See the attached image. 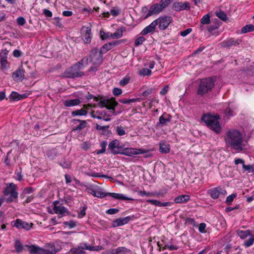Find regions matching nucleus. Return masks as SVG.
Masks as SVG:
<instances>
[{"instance_id": "18", "label": "nucleus", "mask_w": 254, "mask_h": 254, "mask_svg": "<svg viewBox=\"0 0 254 254\" xmlns=\"http://www.w3.org/2000/svg\"><path fill=\"white\" fill-rule=\"evenodd\" d=\"M156 26V21L154 20L150 25L145 27L141 31L140 34L142 35H145L149 33H153L155 31Z\"/></svg>"}, {"instance_id": "1", "label": "nucleus", "mask_w": 254, "mask_h": 254, "mask_svg": "<svg viewBox=\"0 0 254 254\" xmlns=\"http://www.w3.org/2000/svg\"><path fill=\"white\" fill-rule=\"evenodd\" d=\"M224 140L227 146L238 151L242 150L244 138L243 133L239 130L234 128L228 130L224 136Z\"/></svg>"}, {"instance_id": "19", "label": "nucleus", "mask_w": 254, "mask_h": 254, "mask_svg": "<svg viewBox=\"0 0 254 254\" xmlns=\"http://www.w3.org/2000/svg\"><path fill=\"white\" fill-rule=\"evenodd\" d=\"M85 245H88L87 243H81L79 246L70 249L69 252L72 254H86L84 250H86Z\"/></svg>"}, {"instance_id": "26", "label": "nucleus", "mask_w": 254, "mask_h": 254, "mask_svg": "<svg viewBox=\"0 0 254 254\" xmlns=\"http://www.w3.org/2000/svg\"><path fill=\"white\" fill-rule=\"evenodd\" d=\"M80 101L78 99H69L65 101L64 105L65 107H72L79 105Z\"/></svg>"}, {"instance_id": "53", "label": "nucleus", "mask_w": 254, "mask_h": 254, "mask_svg": "<svg viewBox=\"0 0 254 254\" xmlns=\"http://www.w3.org/2000/svg\"><path fill=\"white\" fill-rule=\"evenodd\" d=\"M100 37L102 39H108L109 38H111V33L110 32H105L103 31H101Z\"/></svg>"}, {"instance_id": "62", "label": "nucleus", "mask_w": 254, "mask_h": 254, "mask_svg": "<svg viewBox=\"0 0 254 254\" xmlns=\"http://www.w3.org/2000/svg\"><path fill=\"white\" fill-rule=\"evenodd\" d=\"M243 168L244 171H249V172H253L254 171V168L251 165H246L243 164Z\"/></svg>"}, {"instance_id": "27", "label": "nucleus", "mask_w": 254, "mask_h": 254, "mask_svg": "<svg viewBox=\"0 0 254 254\" xmlns=\"http://www.w3.org/2000/svg\"><path fill=\"white\" fill-rule=\"evenodd\" d=\"M239 43L238 41L235 40L234 39H229L224 41L222 44L223 46L226 47H231L233 46H236L237 45H239Z\"/></svg>"}, {"instance_id": "54", "label": "nucleus", "mask_w": 254, "mask_h": 254, "mask_svg": "<svg viewBox=\"0 0 254 254\" xmlns=\"http://www.w3.org/2000/svg\"><path fill=\"white\" fill-rule=\"evenodd\" d=\"M65 226L68 227L69 229H72L76 226V223L73 221H66L64 222Z\"/></svg>"}, {"instance_id": "60", "label": "nucleus", "mask_w": 254, "mask_h": 254, "mask_svg": "<svg viewBox=\"0 0 254 254\" xmlns=\"http://www.w3.org/2000/svg\"><path fill=\"white\" fill-rule=\"evenodd\" d=\"M169 119L164 118L163 116H160L159 118V124L160 125H164L167 122H169Z\"/></svg>"}, {"instance_id": "21", "label": "nucleus", "mask_w": 254, "mask_h": 254, "mask_svg": "<svg viewBox=\"0 0 254 254\" xmlns=\"http://www.w3.org/2000/svg\"><path fill=\"white\" fill-rule=\"evenodd\" d=\"M130 220V217L127 216L124 218H120L114 221L112 225L114 227L122 226L127 224Z\"/></svg>"}, {"instance_id": "52", "label": "nucleus", "mask_w": 254, "mask_h": 254, "mask_svg": "<svg viewBox=\"0 0 254 254\" xmlns=\"http://www.w3.org/2000/svg\"><path fill=\"white\" fill-rule=\"evenodd\" d=\"M172 0H161L159 2L160 5L163 9L166 7L172 1Z\"/></svg>"}, {"instance_id": "56", "label": "nucleus", "mask_w": 254, "mask_h": 254, "mask_svg": "<svg viewBox=\"0 0 254 254\" xmlns=\"http://www.w3.org/2000/svg\"><path fill=\"white\" fill-rule=\"evenodd\" d=\"M86 207H83L78 212V217L79 218H83L86 215Z\"/></svg>"}, {"instance_id": "32", "label": "nucleus", "mask_w": 254, "mask_h": 254, "mask_svg": "<svg viewBox=\"0 0 254 254\" xmlns=\"http://www.w3.org/2000/svg\"><path fill=\"white\" fill-rule=\"evenodd\" d=\"M238 235L241 238V239H245L248 236L251 235V231L250 230H246V231H243V230H238L237 232Z\"/></svg>"}, {"instance_id": "6", "label": "nucleus", "mask_w": 254, "mask_h": 254, "mask_svg": "<svg viewBox=\"0 0 254 254\" xmlns=\"http://www.w3.org/2000/svg\"><path fill=\"white\" fill-rule=\"evenodd\" d=\"M88 61L91 63L93 65L91 67L90 70L95 71L97 68L103 62L102 53L97 49H95L91 51Z\"/></svg>"}, {"instance_id": "58", "label": "nucleus", "mask_w": 254, "mask_h": 254, "mask_svg": "<svg viewBox=\"0 0 254 254\" xmlns=\"http://www.w3.org/2000/svg\"><path fill=\"white\" fill-rule=\"evenodd\" d=\"M205 228L206 224L204 223H201L199 225L198 230L199 232L201 233H204L206 232Z\"/></svg>"}, {"instance_id": "42", "label": "nucleus", "mask_w": 254, "mask_h": 254, "mask_svg": "<svg viewBox=\"0 0 254 254\" xmlns=\"http://www.w3.org/2000/svg\"><path fill=\"white\" fill-rule=\"evenodd\" d=\"M138 101H139V99H137V98H136V99L133 98V99H120L119 100V102L123 104H130L131 103H134V102H137Z\"/></svg>"}, {"instance_id": "47", "label": "nucleus", "mask_w": 254, "mask_h": 254, "mask_svg": "<svg viewBox=\"0 0 254 254\" xmlns=\"http://www.w3.org/2000/svg\"><path fill=\"white\" fill-rule=\"evenodd\" d=\"M237 196L236 193H232V194L228 196L226 199V203L228 205H230L232 203L233 201L234 200V199Z\"/></svg>"}, {"instance_id": "2", "label": "nucleus", "mask_w": 254, "mask_h": 254, "mask_svg": "<svg viewBox=\"0 0 254 254\" xmlns=\"http://www.w3.org/2000/svg\"><path fill=\"white\" fill-rule=\"evenodd\" d=\"M89 192L95 197L103 198L107 196H110L116 199L123 200H133L131 198L126 196L122 193H117L113 192H106L103 189L98 186H95L93 189H89Z\"/></svg>"}, {"instance_id": "63", "label": "nucleus", "mask_w": 254, "mask_h": 254, "mask_svg": "<svg viewBox=\"0 0 254 254\" xmlns=\"http://www.w3.org/2000/svg\"><path fill=\"white\" fill-rule=\"evenodd\" d=\"M192 31V29L188 28L186 30L183 31L181 32L180 35L183 37H185L189 34Z\"/></svg>"}, {"instance_id": "5", "label": "nucleus", "mask_w": 254, "mask_h": 254, "mask_svg": "<svg viewBox=\"0 0 254 254\" xmlns=\"http://www.w3.org/2000/svg\"><path fill=\"white\" fill-rule=\"evenodd\" d=\"M47 209L48 212L49 213L51 214H58L60 218L69 214L68 209L57 200L53 201L51 206L48 207Z\"/></svg>"}, {"instance_id": "31", "label": "nucleus", "mask_w": 254, "mask_h": 254, "mask_svg": "<svg viewBox=\"0 0 254 254\" xmlns=\"http://www.w3.org/2000/svg\"><path fill=\"white\" fill-rule=\"evenodd\" d=\"M87 114V112L84 109H81L80 110H76L71 112V115L73 117L77 116H86Z\"/></svg>"}, {"instance_id": "22", "label": "nucleus", "mask_w": 254, "mask_h": 254, "mask_svg": "<svg viewBox=\"0 0 254 254\" xmlns=\"http://www.w3.org/2000/svg\"><path fill=\"white\" fill-rule=\"evenodd\" d=\"M25 247L27 249L28 251L31 254H42V248L36 246L27 245H25Z\"/></svg>"}, {"instance_id": "33", "label": "nucleus", "mask_w": 254, "mask_h": 254, "mask_svg": "<svg viewBox=\"0 0 254 254\" xmlns=\"http://www.w3.org/2000/svg\"><path fill=\"white\" fill-rule=\"evenodd\" d=\"M178 249V246L172 243L165 244L164 247V249H168L170 251L177 250Z\"/></svg>"}, {"instance_id": "20", "label": "nucleus", "mask_w": 254, "mask_h": 254, "mask_svg": "<svg viewBox=\"0 0 254 254\" xmlns=\"http://www.w3.org/2000/svg\"><path fill=\"white\" fill-rule=\"evenodd\" d=\"M72 122H74L75 124L77 123H79V125L77 126L74 127L72 129V131H79L82 129L84 128L87 126V123L86 121L84 120H80L78 119H73L72 120Z\"/></svg>"}, {"instance_id": "23", "label": "nucleus", "mask_w": 254, "mask_h": 254, "mask_svg": "<svg viewBox=\"0 0 254 254\" xmlns=\"http://www.w3.org/2000/svg\"><path fill=\"white\" fill-rule=\"evenodd\" d=\"M190 199V196L187 194H183L175 198L174 201L176 203H183L188 201Z\"/></svg>"}, {"instance_id": "11", "label": "nucleus", "mask_w": 254, "mask_h": 254, "mask_svg": "<svg viewBox=\"0 0 254 254\" xmlns=\"http://www.w3.org/2000/svg\"><path fill=\"white\" fill-rule=\"evenodd\" d=\"M172 17L169 16H161L155 20L156 25H158L159 29L161 30L166 29L172 22Z\"/></svg>"}, {"instance_id": "40", "label": "nucleus", "mask_w": 254, "mask_h": 254, "mask_svg": "<svg viewBox=\"0 0 254 254\" xmlns=\"http://www.w3.org/2000/svg\"><path fill=\"white\" fill-rule=\"evenodd\" d=\"M60 165L63 168L67 169L70 168L71 166V162L69 160H66L64 159L60 163Z\"/></svg>"}, {"instance_id": "10", "label": "nucleus", "mask_w": 254, "mask_h": 254, "mask_svg": "<svg viewBox=\"0 0 254 254\" xmlns=\"http://www.w3.org/2000/svg\"><path fill=\"white\" fill-rule=\"evenodd\" d=\"M61 247L57 243H50L42 248V254H56Z\"/></svg>"}, {"instance_id": "50", "label": "nucleus", "mask_w": 254, "mask_h": 254, "mask_svg": "<svg viewBox=\"0 0 254 254\" xmlns=\"http://www.w3.org/2000/svg\"><path fill=\"white\" fill-rule=\"evenodd\" d=\"M208 25L202 24L200 23L198 29L201 32L206 33L208 31Z\"/></svg>"}, {"instance_id": "15", "label": "nucleus", "mask_w": 254, "mask_h": 254, "mask_svg": "<svg viewBox=\"0 0 254 254\" xmlns=\"http://www.w3.org/2000/svg\"><path fill=\"white\" fill-rule=\"evenodd\" d=\"M119 144L120 142L117 139H115L110 142L108 147L112 154H119V152H120V149L119 148L120 146H119Z\"/></svg>"}, {"instance_id": "57", "label": "nucleus", "mask_w": 254, "mask_h": 254, "mask_svg": "<svg viewBox=\"0 0 254 254\" xmlns=\"http://www.w3.org/2000/svg\"><path fill=\"white\" fill-rule=\"evenodd\" d=\"M17 23L20 26L24 25L26 23V20L23 17H19L17 19Z\"/></svg>"}, {"instance_id": "51", "label": "nucleus", "mask_w": 254, "mask_h": 254, "mask_svg": "<svg viewBox=\"0 0 254 254\" xmlns=\"http://www.w3.org/2000/svg\"><path fill=\"white\" fill-rule=\"evenodd\" d=\"M224 114L225 116L227 117H229L234 116V115L235 114L234 109H231L230 107H228L225 110Z\"/></svg>"}, {"instance_id": "55", "label": "nucleus", "mask_w": 254, "mask_h": 254, "mask_svg": "<svg viewBox=\"0 0 254 254\" xmlns=\"http://www.w3.org/2000/svg\"><path fill=\"white\" fill-rule=\"evenodd\" d=\"M101 147H102V149L101 150H98L97 151V153L98 154L103 153L105 152L106 150V147L107 145V142L106 141H103L101 142Z\"/></svg>"}, {"instance_id": "35", "label": "nucleus", "mask_w": 254, "mask_h": 254, "mask_svg": "<svg viewBox=\"0 0 254 254\" xmlns=\"http://www.w3.org/2000/svg\"><path fill=\"white\" fill-rule=\"evenodd\" d=\"M151 73V70L147 68H143L140 69L138 71V74L142 76L149 75Z\"/></svg>"}, {"instance_id": "59", "label": "nucleus", "mask_w": 254, "mask_h": 254, "mask_svg": "<svg viewBox=\"0 0 254 254\" xmlns=\"http://www.w3.org/2000/svg\"><path fill=\"white\" fill-rule=\"evenodd\" d=\"M113 93L116 96H118L122 93V90L119 88H114L113 89Z\"/></svg>"}, {"instance_id": "14", "label": "nucleus", "mask_w": 254, "mask_h": 254, "mask_svg": "<svg viewBox=\"0 0 254 254\" xmlns=\"http://www.w3.org/2000/svg\"><path fill=\"white\" fill-rule=\"evenodd\" d=\"M81 37L85 43H89L92 37L91 28L83 26L81 30Z\"/></svg>"}, {"instance_id": "41", "label": "nucleus", "mask_w": 254, "mask_h": 254, "mask_svg": "<svg viewBox=\"0 0 254 254\" xmlns=\"http://www.w3.org/2000/svg\"><path fill=\"white\" fill-rule=\"evenodd\" d=\"M9 98L12 101L19 100V94L16 92H12L9 96Z\"/></svg>"}, {"instance_id": "17", "label": "nucleus", "mask_w": 254, "mask_h": 254, "mask_svg": "<svg viewBox=\"0 0 254 254\" xmlns=\"http://www.w3.org/2000/svg\"><path fill=\"white\" fill-rule=\"evenodd\" d=\"M173 8L176 11H180L185 9L189 10L190 8V5L188 2L184 3L181 2H175L173 4Z\"/></svg>"}, {"instance_id": "3", "label": "nucleus", "mask_w": 254, "mask_h": 254, "mask_svg": "<svg viewBox=\"0 0 254 254\" xmlns=\"http://www.w3.org/2000/svg\"><path fill=\"white\" fill-rule=\"evenodd\" d=\"M201 119L206 125L216 133L219 134L221 132L222 127L219 122V115H205L202 117Z\"/></svg>"}, {"instance_id": "12", "label": "nucleus", "mask_w": 254, "mask_h": 254, "mask_svg": "<svg viewBox=\"0 0 254 254\" xmlns=\"http://www.w3.org/2000/svg\"><path fill=\"white\" fill-rule=\"evenodd\" d=\"M12 224L13 226L15 227L17 229H23L27 231L30 230L33 225L32 223L24 221L19 219H17L15 221H12Z\"/></svg>"}, {"instance_id": "25", "label": "nucleus", "mask_w": 254, "mask_h": 254, "mask_svg": "<svg viewBox=\"0 0 254 254\" xmlns=\"http://www.w3.org/2000/svg\"><path fill=\"white\" fill-rule=\"evenodd\" d=\"M160 151L162 153H167L170 151V145L166 142L162 141L159 143Z\"/></svg>"}, {"instance_id": "9", "label": "nucleus", "mask_w": 254, "mask_h": 254, "mask_svg": "<svg viewBox=\"0 0 254 254\" xmlns=\"http://www.w3.org/2000/svg\"><path fill=\"white\" fill-rule=\"evenodd\" d=\"M119 154L131 157L134 155L143 154L148 152V151L142 148L125 147L124 145L120 146Z\"/></svg>"}, {"instance_id": "29", "label": "nucleus", "mask_w": 254, "mask_h": 254, "mask_svg": "<svg viewBox=\"0 0 254 254\" xmlns=\"http://www.w3.org/2000/svg\"><path fill=\"white\" fill-rule=\"evenodd\" d=\"M24 76V71L22 69H18L13 73V78L14 80L23 79Z\"/></svg>"}, {"instance_id": "46", "label": "nucleus", "mask_w": 254, "mask_h": 254, "mask_svg": "<svg viewBox=\"0 0 254 254\" xmlns=\"http://www.w3.org/2000/svg\"><path fill=\"white\" fill-rule=\"evenodd\" d=\"M216 15L221 19L222 20H226L227 19V16L226 13L222 11H219L216 12L215 13Z\"/></svg>"}, {"instance_id": "49", "label": "nucleus", "mask_w": 254, "mask_h": 254, "mask_svg": "<svg viewBox=\"0 0 254 254\" xmlns=\"http://www.w3.org/2000/svg\"><path fill=\"white\" fill-rule=\"evenodd\" d=\"M218 28V26L216 25H208L207 31L211 34H214Z\"/></svg>"}, {"instance_id": "16", "label": "nucleus", "mask_w": 254, "mask_h": 254, "mask_svg": "<svg viewBox=\"0 0 254 254\" xmlns=\"http://www.w3.org/2000/svg\"><path fill=\"white\" fill-rule=\"evenodd\" d=\"M163 9L159 3H155L150 7L145 18H147L153 14H158L161 12Z\"/></svg>"}, {"instance_id": "37", "label": "nucleus", "mask_w": 254, "mask_h": 254, "mask_svg": "<svg viewBox=\"0 0 254 254\" xmlns=\"http://www.w3.org/2000/svg\"><path fill=\"white\" fill-rule=\"evenodd\" d=\"M254 30V25L252 24H248L245 26L242 29V33H247L251 31H253Z\"/></svg>"}, {"instance_id": "39", "label": "nucleus", "mask_w": 254, "mask_h": 254, "mask_svg": "<svg viewBox=\"0 0 254 254\" xmlns=\"http://www.w3.org/2000/svg\"><path fill=\"white\" fill-rule=\"evenodd\" d=\"M130 80V77L128 75H126L120 81L119 84L121 86H125L129 82Z\"/></svg>"}, {"instance_id": "28", "label": "nucleus", "mask_w": 254, "mask_h": 254, "mask_svg": "<svg viewBox=\"0 0 254 254\" xmlns=\"http://www.w3.org/2000/svg\"><path fill=\"white\" fill-rule=\"evenodd\" d=\"M14 248L15 251L18 253H21L26 248L25 245L23 246L18 239L15 240Z\"/></svg>"}, {"instance_id": "44", "label": "nucleus", "mask_w": 254, "mask_h": 254, "mask_svg": "<svg viewBox=\"0 0 254 254\" xmlns=\"http://www.w3.org/2000/svg\"><path fill=\"white\" fill-rule=\"evenodd\" d=\"M112 49L111 47V44L108 43H106L104 44L101 48L100 52L103 54L106 53L109 50H111Z\"/></svg>"}, {"instance_id": "8", "label": "nucleus", "mask_w": 254, "mask_h": 254, "mask_svg": "<svg viewBox=\"0 0 254 254\" xmlns=\"http://www.w3.org/2000/svg\"><path fill=\"white\" fill-rule=\"evenodd\" d=\"M16 190L17 187L13 183L9 184L4 190L3 191L4 195L9 196L5 199L7 203L16 201L17 199L18 193L17 192Z\"/></svg>"}, {"instance_id": "38", "label": "nucleus", "mask_w": 254, "mask_h": 254, "mask_svg": "<svg viewBox=\"0 0 254 254\" xmlns=\"http://www.w3.org/2000/svg\"><path fill=\"white\" fill-rule=\"evenodd\" d=\"M254 243V236L250 235V237L244 242V246L248 248L251 246Z\"/></svg>"}, {"instance_id": "43", "label": "nucleus", "mask_w": 254, "mask_h": 254, "mask_svg": "<svg viewBox=\"0 0 254 254\" xmlns=\"http://www.w3.org/2000/svg\"><path fill=\"white\" fill-rule=\"evenodd\" d=\"M107 102L108 103H107L106 108L108 109L114 110L115 107L118 105V103L115 100L112 102L107 100Z\"/></svg>"}, {"instance_id": "30", "label": "nucleus", "mask_w": 254, "mask_h": 254, "mask_svg": "<svg viewBox=\"0 0 254 254\" xmlns=\"http://www.w3.org/2000/svg\"><path fill=\"white\" fill-rule=\"evenodd\" d=\"M128 252L127 249L125 247H119L112 251V254H127Z\"/></svg>"}, {"instance_id": "64", "label": "nucleus", "mask_w": 254, "mask_h": 254, "mask_svg": "<svg viewBox=\"0 0 254 254\" xmlns=\"http://www.w3.org/2000/svg\"><path fill=\"white\" fill-rule=\"evenodd\" d=\"M186 222L189 224L193 226L196 225V222L194 219L191 218H188L186 219Z\"/></svg>"}, {"instance_id": "61", "label": "nucleus", "mask_w": 254, "mask_h": 254, "mask_svg": "<svg viewBox=\"0 0 254 254\" xmlns=\"http://www.w3.org/2000/svg\"><path fill=\"white\" fill-rule=\"evenodd\" d=\"M0 64L2 68H6L7 64V58H0Z\"/></svg>"}, {"instance_id": "48", "label": "nucleus", "mask_w": 254, "mask_h": 254, "mask_svg": "<svg viewBox=\"0 0 254 254\" xmlns=\"http://www.w3.org/2000/svg\"><path fill=\"white\" fill-rule=\"evenodd\" d=\"M145 40V39L144 37L141 36L137 38L134 42V46L137 47L140 45H141L143 42Z\"/></svg>"}, {"instance_id": "36", "label": "nucleus", "mask_w": 254, "mask_h": 254, "mask_svg": "<svg viewBox=\"0 0 254 254\" xmlns=\"http://www.w3.org/2000/svg\"><path fill=\"white\" fill-rule=\"evenodd\" d=\"M116 133L119 136H123L126 134V131L124 127L120 126H117L115 128Z\"/></svg>"}, {"instance_id": "4", "label": "nucleus", "mask_w": 254, "mask_h": 254, "mask_svg": "<svg viewBox=\"0 0 254 254\" xmlns=\"http://www.w3.org/2000/svg\"><path fill=\"white\" fill-rule=\"evenodd\" d=\"M85 64H87L89 63L88 59L87 57H84L78 63H76L73 66L66 70L64 74V76L67 78H76L79 77L84 75L82 71H80V69L83 66V63Z\"/></svg>"}, {"instance_id": "7", "label": "nucleus", "mask_w": 254, "mask_h": 254, "mask_svg": "<svg viewBox=\"0 0 254 254\" xmlns=\"http://www.w3.org/2000/svg\"><path fill=\"white\" fill-rule=\"evenodd\" d=\"M214 85L212 78H207L202 79L197 91V94L203 96L211 91Z\"/></svg>"}, {"instance_id": "34", "label": "nucleus", "mask_w": 254, "mask_h": 254, "mask_svg": "<svg viewBox=\"0 0 254 254\" xmlns=\"http://www.w3.org/2000/svg\"><path fill=\"white\" fill-rule=\"evenodd\" d=\"M200 23L209 25L211 23L210 16L209 14L204 15L200 20Z\"/></svg>"}, {"instance_id": "45", "label": "nucleus", "mask_w": 254, "mask_h": 254, "mask_svg": "<svg viewBox=\"0 0 254 254\" xmlns=\"http://www.w3.org/2000/svg\"><path fill=\"white\" fill-rule=\"evenodd\" d=\"M87 250L92 251H98L102 250L103 248L101 246L92 247L89 245H85Z\"/></svg>"}, {"instance_id": "13", "label": "nucleus", "mask_w": 254, "mask_h": 254, "mask_svg": "<svg viewBox=\"0 0 254 254\" xmlns=\"http://www.w3.org/2000/svg\"><path fill=\"white\" fill-rule=\"evenodd\" d=\"M207 192L213 199L218 198L221 194L225 195L227 194L226 190L221 187L211 189Z\"/></svg>"}, {"instance_id": "24", "label": "nucleus", "mask_w": 254, "mask_h": 254, "mask_svg": "<svg viewBox=\"0 0 254 254\" xmlns=\"http://www.w3.org/2000/svg\"><path fill=\"white\" fill-rule=\"evenodd\" d=\"M126 29L124 27H122L118 29L114 33H111V38L119 39L123 37V32L125 31Z\"/></svg>"}]
</instances>
